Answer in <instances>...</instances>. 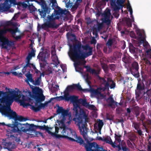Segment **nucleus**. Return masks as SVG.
Segmentation results:
<instances>
[{
  "label": "nucleus",
  "mask_w": 151,
  "mask_h": 151,
  "mask_svg": "<svg viewBox=\"0 0 151 151\" xmlns=\"http://www.w3.org/2000/svg\"><path fill=\"white\" fill-rule=\"evenodd\" d=\"M82 1V0H77L76 1L75 3L72 6V9L75 10L78 7L80 3Z\"/></svg>",
  "instance_id": "nucleus-36"
},
{
  "label": "nucleus",
  "mask_w": 151,
  "mask_h": 151,
  "mask_svg": "<svg viewBox=\"0 0 151 151\" xmlns=\"http://www.w3.org/2000/svg\"><path fill=\"white\" fill-rule=\"evenodd\" d=\"M84 67L86 68L87 72H90L92 74L97 76L100 82L104 85V87L103 88L100 87L94 89L90 88V89H85L83 90L84 92H90L92 97H96L97 99H102L103 97V94L101 93L102 91L108 88L109 86L111 89L115 88V84L110 78H102L98 76L99 73V70H96L92 69L88 66H84Z\"/></svg>",
  "instance_id": "nucleus-5"
},
{
  "label": "nucleus",
  "mask_w": 151,
  "mask_h": 151,
  "mask_svg": "<svg viewBox=\"0 0 151 151\" xmlns=\"http://www.w3.org/2000/svg\"><path fill=\"white\" fill-rule=\"evenodd\" d=\"M32 1V0H26L23 1L22 2H21L19 3V6H18V8H19V6H22L23 8H26L28 6H29L30 4L29 3V1Z\"/></svg>",
  "instance_id": "nucleus-31"
},
{
  "label": "nucleus",
  "mask_w": 151,
  "mask_h": 151,
  "mask_svg": "<svg viewBox=\"0 0 151 151\" xmlns=\"http://www.w3.org/2000/svg\"><path fill=\"white\" fill-rule=\"evenodd\" d=\"M122 137V136L121 135L115 134V140L114 142H112L111 137L109 136L104 137L103 142L110 145L114 148H117L118 151H119L121 150L122 148L123 149L122 145L123 140L121 141Z\"/></svg>",
  "instance_id": "nucleus-11"
},
{
  "label": "nucleus",
  "mask_w": 151,
  "mask_h": 151,
  "mask_svg": "<svg viewBox=\"0 0 151 151\" xmlns=\"http://www.w3.org/2000/svg\"><path fill=\"white\" fill-rule=\"evenodd\" d=\"M86 151H102V148L100 147L95 142L88 143L85 145Z\"/></svg>",
  "instance_id": "nucleus-16"
},
{
  "label": "nucleus",
  "mask_w": 151,
  "mask_h": 151,
  "mask_svg": "<svg viewBox=\"0 0 151 151\" xmlns=\"http://www.w3.org/2000/svg\"><path fill=\"white\" fill-rule=\"evenodd\" d=\"M6 125L9 128V130L11 133H17L19 134H20L22 132H26L29 130L31 128V125L27 123L25 124L20 123L9 124Z\"/></svg>",
  "instance_id": "nucleus-10"
},
{
  "label": "nucleus",
  "mask_w": 151,
  "mask_h": 151,
  "mask_svg": "<svg viewBox=\"0 0 151 151\" xmlns=\"http://www.w3.org/2000/svg\"><path fill=\"white\" fill-rule=\"evenodd\" d=\"M59 129L58 127H55V132L56 133H57L58 132V130Z\"/></svg>",
  "instance_id": "nucleus-64"
},
{
  "label": "nucleus",
  "mask_w": 151,
  "mask_h": 151,
  "mask_svg": "<svg viewBox=\"0 0 151 151\" xmlns=\"http://www.w3.org/2000/svg\"><path fill=\"white\" fill-rule=\"evenodd\" d=\"M38 11L40 14V15L41 18H45V17L46 13L49 14L50 11L47 8H45L42 9H39Z\"/></svg>",
  "instance_id": "nucleus-26"
},
{
  "label": "nucleus",
  "mask_w": 151,
  "mask_h": 151,
  "mask_svg": "<svg viewBox=\"0 0 151 151\" xmlns=\"http://www.w3.org/2000/svg\"><path fill=\"white\" fill-rule=\"evenodd\" d=\"M113 40L111 39H109L106 45L108 46L109 49V51H110V49H111V45L113 43Z\"/></svg>",
  "instance_id": "nucleus-40"
},
{
  "label": "nucleus",
  "mask_w": 151,
  "mask_h": 151,
  "mask_svg": "<svg viewBox=\"0 0 151 151\" xmlns=\"http://www.w3.org/2000/svg\"><path fill=\"white\" fill-rule=\"evenodd\" d=\"M78 101V107L79 109L78 108L77 115H76V117L73 118V120L78 126L81 133L85 139L87 141L89 140L92 141V139H88L87 134V128L86 126V124L88 121V114L80 107L81 104L86 107L88 103H87L86 99H79Z\"/></svg>",
  "instance_id": "nucleus-4"
},
{
  "label": "nucleus",
  "mask_w": 151,
  "mask_h": 151,
  "mask_svg": "<svg viewBox=\"0 0 151 151\" xmlns=\"http://www.w3.org/2000/svg\"><path fill=\"white\" fill-rule=\"evenodd\" d=\"M99 31H97V30L96 29H94L93 30V33L94 35H95L96 37H97L98 35L97 32Z\"/></svg>",
  "instance_id": "nucleus-54"
},
{
  "label": "nucleus",
  "mask_w": 151,
  "mask_h": 151,
  "mask_svg": "<svg viewBox=\"0 0 151 151\" xmlns=\"http://www.w3.org/2000/svg\"><path fill=\"white\" fill-rule=\"evenodd\" d=\"M133 110L136 115V117L139 116L140 113V108L138 106H135L133 108Z\"/></svg>",
  "instance_id": "nucleus-32"
},
{
  "label": "nucleus",
  "mask_w": 151,
  "mask_h": 151,
  "mask_svg": "<svg viewBox=\"0 0 151 151\" xmlns=\"http://www.w3.org/2000/svg\"><path fill=\"white\" fill-rule=\"evenodd\" d=\"M62 133L63 135L55 134L56 138H63L67 139L72 141H76L81 145L83 144V140L79 136H78L76 132L74 130L68 128L63 129Z\"/></svg>",
  "instance_id": "nucleus-7"
},
{
  "label": "nucleus",
  "mask_w": 151,
  "mask_h": 151,
  "mask_svg": "<svg viewBox=\"0 0 151 151\" xmlns=\"http://www.w3.org/2000/svg\"><path fill=\"white\" fill-rule=\"evenodd\" d=\"M145 88V85L143 84L142 86L141 83L140 82H138L137 85V90L139 91L142 90L144 89Z\"/></svg>",
  "instance_id": "nucleus-37"
},
{
  "label": "nucleus",
  "mask_w": 151,
  "mask_h": 151,
  "mask_svg": "<svg viewBox=\"0 0 151 151\" xmlns=\"http://www.w3.org/2000/svg\"><path fill=\"white\" fill-rule=\"evenodd\" d=\"M69 1V0H63V2H65L67 7L70 6V3Z\"/></svg>",
  "instance_id": "nucleus-51"
},
{
  "label": "nucleus",
  "mask_w": 151,
  "mask_h": 151,
  "mask_svg": "<svg viewBox=\"0 0 151 151\" xmlns=\"http://www.w3.org/2000/svg\"><path fill=\"white\" fill-rule=\"evenodd\" d=\"M69 50L68 52L69 57L74 62V66L76 71L82 73L83 70L80 67L86 62L85 58L92 54L93 47L88 45H82L81 42L72 45L68 44Z\"/></svg>",
  "instance_id": "nucleus-2"
},
{
  "label": "nucleus",
  "mask_w": 151,
  "mask_h": 151,
  "mask_svg": "<svg viewBox=\"0 0 151 151\" xmlns=\"http://www.w3.org/2000/svg\"><path fill=\"white\" fill-rule=\"evenodd\" d=\"M147 95H148V94H149V95H148V98L149 96H151V90H148L147 92Z\"/></svg>",
  "instance_id": "nucleus-60"
},
{
  "label": "nucleus",
  "mask_w": 151,
  "mask_h": 151,
  "mask_svg": "<svg viewBox=\"0 0 151 151\" xmlns=\"http://www.w3.org/2000/svg\"><path fill=\"white\" fill-rule=\"evenodd\" d=\"M114 56L116 58H119L121 56V54L119 52H116L114 54Z\"/></svg>",
  "instance_id": "nucleus-52"
},
{
  "label": "nucleus",
  "mask_w": 151,
  "mask_h": 151,
  "mask_svg": "<svg viewBox=\"0 0 151 151\" xmlns=\"http://www.w3.org/2000/svg\"><path fill=\"white\" fill-rule=\"evenodd\" d=\"M141 124L140 123H137V122H133L132 126L134 127L135 130H137L138 129L140 128V127Z\"/></svg>",
  "instance_id": "nucleus-34"
},
{
  "label": "nucleus",
  "mask_w": 151,
  "mask_h": 151,
  "mask_svg": "<svg viewBox=\"0 0 151 151\" xmlns=\"http://www.w3.org/2000/svg\"><path fill=\"white\" fill-rule=\"evenodd\" d=\"M136 118L138 121H141L142 122V124L143 125V128L145 129L146 131L147 132V126L146 125V123L144 122V121L145 118L144 114L143 113H142L140 115V117L137 116Z\"/></svg>",
  "instance_id": "nucleus-22"
},
{
  "label": "nucleus",
  "mask_w": 151,
  "mask_h": 151,
  "mask_svg": "<svg viewBox=\"0 0 151 151\" xmlns=\"http://www.w3.org/2000/svg\"><path fill=\"white\" fill-rule=\"evenodd\" d=\"M22 74L21 73H18L17 76L18 77H22Z\"/></svg>",
  "instance_id": "nucleus-63"
},
{
  "label": "nucleus",
  "mask_w": 151,
  "mask_h": 151,
  "mask_svg": "<svg viewBox=\"0 0 151 151\" xmlns=\"http://www.w3.org/2000/svg\"><path fill=\"white\" fill-rule=\"evenodd\" d=\"M2 145L5 149L8 150L9 151H11L12 150L15 149L16 147L14 142H4L2 143Z\"/></svg>",
  "instance_id": "nucleus-20"
},
{
  "label": "nucleus",
  "mask_w": 151,
  "mask_h": 151,
  "mask_svg": "<svg viewBox=\"0 0 151 151\" xmlns=\"http://www.w3.org/2000/svg\"><path fill=\"white\" fill-rule=\"evenodd\" d=\"M52 7L54 9V12L51 15H48L47 17V20L46 22H45L41 26L42 29L47 30L49 28H57L59 27V25L55 23V20L58 19L61 15L65 14L66 11L62 10L58 5L56 0H52Z\"/></svg>",
  "instance_id": "nucleus-6"
},
{
  "label": "nucleus",
  "mask_w": 151,
  "mask_h": 151,
  "mask_svg": "<svg viewBox=\"0 0 151 151\" xmlns=\"http://www.w3.org/2000/svg\"><path fill=\"white\" fill-rule=\"evenodd\" d=\"M147 151H151V142H148L147 147Z\"/></svg>",
  "instance_id": "nucleus-49"
},
{
  "label": "nucleus",
  "mask_w": 151,
  "mask_h": 151,
  "mask_svg": "<svg viewBox=\"0 0 151 151\" xmlns=\"http://www.w3.org/2000/svg\"><path fill=\"white\" fill-rule=\"evenodd\" d=\"M91 44H95L96 42V41L95 38H93L91 39Z\"/></svg>",
  "instance_id": "nucleus-56"
},
{
  "label": "nucleus",
  "mask_w": 151,
  "mask_h": 151,
  "mask_svg": "<svg viewBox=\"0 0 151 151\" xmlns=\"http://www.w3.org/2000/svg\"><path fill=\"white\" fill-rule=\"evenodd\" d=\"M33 93L35 95H38L37 99V101L39 102L43 101L45 100V96L43 94L42 89L38 87H35L33 86H30Z\"/></svg>",
  "instance_id": "nucleus-15"
},
{
  "label": "nucleus",
  "mask_w": 151,
  "mask_h": 151,
  "mask_svg": "<svg viewBox=\"0 0 151 151\" xmlns=\"http://www.w3.org/2000/svg\"><path fill=\"white\" fill-rule=\"evenodd\" d=\"M127 137L129 140L132 142L134 143V142L137 139L136 136L131 132L128 133L127 134Z\"/></svg>",
  "instance_id": "nucleus-29"
},
{
  "label": "nucleus",
  "mask_w": 151,
  "mask_h": 151,
  "mask_svg": "<svg viewBox=\"0 0 151 151\" xmlns=\"http://www.w3.org/2000/svg\"><path fill=\"white\" fill-rule=\"evenodd\" d=\"M40 76L36 78L35 81L34 80V82L32 83L35 85H40L41 81V77L42 76H44V73H40Z\"/></svg>",
  "instance_id": "nucleus-28"
},
{
  "label": "nucleus",
  "mask_w": 151,
  "mask_h": 151,
  "mask_svg": "<svg viewBox=\"0 0 151 151\" xmlns=\"http://www.w3.org/2000/svg\"><path fill=\"white\" fill-rule=\"evenodd\" d=\"M98 129H101L104 125V123L102 120L99 119L97 122Z\"/></svg>",
  "instance_id": "nucleus-35"
},
{
  "label": "nucleus",
  "mask_w": 151,
  "mask_h": 151,
  "mask_svg": "<svg viewBox=\"0 0 151 151\" xmlns=\"http://www.w3.org/2000/svg\"><path fill=\"white\" fill-rule=\"evenodd\" d=\"M60 67L63 72L66 71L67 70V68L66 65L65 64L61 65Z\"/></svg>",
  "instance_id": "nucleus-45"
},
{
  "label": "nucleus",
  "mask_w": 151,
  "mask_h": 151,
  "mask_svg": "<svg viewBox=\"0 0 151 151\" xmlns=\"http://www.w3.org/2000/svg\"><path fill=\"white\" fill-rule=\"evenodd\" d=\"M56 106L58 107L56 112L59 115V121L62 124L69 125L72 121L71 112L69 110H65L62 107H60L58 104Z\"/></svg>",
  "instance_id": "nucleus-8"
},
{
  "label": "nucleus",
  "mask_w": 151,
  "mask_h": 151,
  "mask_svg": "<svg viewBox=\"0 0 151 151\" xmlns=\"http://www.w3.org/2000/svg\"><path fill=\"white\" fill-rule=\"evenodd\" d=\"M127 115L129 116L130 115V113H131L130 109L129 108H127Z\"/></svg>",
  "instance_id": "nucleus-58"
},
{
  "label": "nucleus",
  "mask_w": 151,
  "mask_h": 151,
  "mask_svg": "<svg viewBox=\"0 0 151 151\" xmlns=\"http://www.w3.org/2000/svg\"><path fill=\"white\" fill-rule=\"evenodd\" d=\"M17 24L12 21L4 22L0 24V45L2 48L8 49L14 45V42L9 41L6 36V34L10 32L16 40L21 39V33L18 30Z\"/></svg>",
  "instance_id": "nucleus-3"
},
{
  "label": "nucleus",
  "mask_w": 151,
  "mask_h": 151,
  "mask_svg": "<svg viewBox=\"0 0 151 151\" xmlns=\"http://www.w3.org/2000/svg\"><path fill=\"white\" fill-rule=\"evenodd\" d=\"M127 16H128V18L123 17V24L124 23V24H125L128 27H129L132 26V22L131 19L128 15H127Z\"/></svg>",
  "instance_id": "nucleus-27"
},
{
  "label": "nucleus",
  "mask_w": 151,
  "mask_h": 151,
  "mask_svg": "<svg viewBox=\"0 0 151 151\" xmlns=\"http://www.w3.org/2000/svg\"><path fill=\"white\" fill-rule=\"evenodd\" d=\"M107 101L109 103V105L110 106L113 107V105H117V103L114 101L112 98V96H111L109 98H108Z\"/></svg>",
  "instance_id": "nucleus-30"
},
{
  "label": "nucleus",
  "mask_w": 151,
  "mask_h": 151,
  "mask_svg": "<svg viewBox=\"0 0 151 151\" xmlns=\"http://www.w3.org/2000/svg\"><path fill=\"white\" fill-rule=\"evenodd\" d=\"M56 99L58 100H65L66 101H70L72 103L73 108V110L75 113H76V115L78 114V104L79 99L78 96L74 95L70 96L69 95L68 93H65L64 95V96H60L56 98Z\"/></svg>",
  "instance_id": "nucleus-12"
},
{
  "label": "nucleus",
  "mask_w": 151,
  "mask_h": 151,
  "mask_svg": "<svg viewBox=\"0 0 151 151\" xmlns=\"http://www.w3.org/2000/svg\"><path fill=\"white\" fill-rule=\"evenodd\" d=\"M32 57L30 55H28L27 56L26 59L27 61L26 62V65L23 68L22 70V72L23 73H25L26 72V70L27 68H28L29 70V68H31V66H32L33 65V64H32L30 63V60L32 59Z\"/></svg>",
  "instance_id": "nucleus-21"
},
{
  "label": "nucleus",
  "mask_w": 151,
  "mask_h": 151,
  "mask_svg": "<svg viewBox=\"0 0 151 151\" xmlns=\"http://www.w3.org/2000/svg\"><path fill=\"white\" fill-rule=\"evenodd\" d=\"M129 50L133 54H135L136 52V51H137V50L134 47H133L132 49L131 48H129Z\"/></svg>",
  "instance_id": "nucleus-46"
},
{
  "label": "nucleus",
  "mask_w": 151,
  "mask_h": 151,
  "mask_svg": "<svg viewBox=\"0 0 151 151\" xmlns=\"http://www.w3.org/2000/svg\"><path fill=\"white\" fill-rule=\"evenodd\" d=\"M114 10L116 11L121 9V11L123 12V0H108Z\"/></svg>",
  "instance_id": "nucleus-17"
},
{
  "label": "nucleus",
  "mask_w": 151,
  "mask_h": 151,
  "mask_svg": "<svg viewBox=\"0 0 151 151\" xmlns=\"http://www.w3.org/2000/svg\"><path fill=\"white\" fill-rule=\"evenodd\" d=\"M32 68L35 71V73L37 74H38L39 73H40V71L38 70L37 69L35 65L33 64L32 65V66H31V68H30V70Z\"/></svg>",
  "instance_id": "nucleus-44"
},
{
  "label": "nucleus",
  "mask_w": 151,
  "mask_h": 151,
  "mask_svg": "<svg viewBox=\"0 0 151 151\" xmlns=\"http://www.w3.org/2000/svg\"><path fill=\"white\" fill-rule=\"evenodd\" d=\"M125 31H127V32L128 33H129V35L132 38H134L135 37V34L134 32L132 31H129L128 30H125V31H124L123 30V34L125 33Z\"/></svg>",
  "instance_id": "nucleus-39"
},
{
  "label": "nucleus",
  "mask_w": 151,
  "mask_h": 151,
  "mask_svg": "<svg viewBox=\"0 0 151 151\" xmlns=\"http://www.w3.org/2000/svg\"><path fill=\"white\" fill-rule=\"evenodd\" d=\"M19 14L17 13L15 14L14 17L12 18V20H15L18 17Z\"/></svg>",
  "instance_id": "nucleus-57"
},
{
  "label": "nucleus",
  "mask_w": 151,
  "mask_h": 151,
  "mask_svg": "<svg viewBox=\"0 0 151 151\" xmlns=\"http://www.w3.org/2000/svg\"><path fill=\"white\" fill-rule=\"evenodd\" d=\"M104 137H101L98 136L96 137V139H97V140H101L103 142V139H104Z\"/></svg>",
  "instance_id": "nucleus-59"
},
{
  "label": "nucleus",
  "mask_w": 151,
  "mask_h": 151,
  "mask_svg": "<svg viewBox=\"0 0 151 151\" xmlns=\"http://www.w3.org/2000/svg\"><path fill=\"white\" fill-rule=\"evenodd\" d=\"M101 37L102 38L104 39L105 40H106L107 39V38H108V35H106L104 37L103 36H101Z\"/></svg>",
  "instance_id": "nucleus-61"
},
{
  "label": "nucleus",
  "mask_w": 151,
  "mask_h": 151,
  "mask_svg": "<svg viewBox=\"0 0 151 151\" xmlns=\"http://www.w3.org/2000/svg\"><path fill=\"white\" fill-rule=\"evenodd\" d=\"M29 10L31 12H35L37 10V9L35 8L34 6L32 5V4H29L28 6Z\"/></svg>",
  "instance_id": "nucleus-41"
},
{
  "label": "nucleus",
  "mask_w": 151,
  "mask_h": 151,
  "mask_svg": "<svg viewBox=\"0 0 151 151\" xmlns=\"http://www.w3.org/2000/svg\"><path fill=\"white\" fill-rule=\"evenodd\" d=\"M35 1L38 3L42 7H44L46 5L45 1L43 0H40V1H38L37 0H35Z\"/></svg>",
  "instance_id": "nucleus-42"
},
{
  "label": "nucleus",
  "mask_w": 151,
  "mask_h": 151,
  "mask_svg": "<svg viewBox=\"0 0 151 151\" xmlns=\"http://www.w3.org/2000/svg\"><path fill=\"white\" fill-rule=\"evenodd\" d=\"M51 54V58L53 62L52 64L54 65L55 66H57L59 64L60 62L56 54L55 47H54L53 46L52 47Z\"/></svg>",
  "instance_id": "nucleus-18"
},
{
  "label": "nucleus",
  "mask_w": 151,
  "mask_h": 151,
  "mask_svg": "<svg viewBox=\"0 0 151 151\" xmlns=\"http://www.w3.org/2000/svg\"><path fill=\"white\" fill-rule=\"evenodd\" d=\"M49 56V54L46 52H40L37 56V58L40 60L45 62L46 59Z\"/></svg>",
  "instance_id": "nucleus-23"
},
{
  "label": "nucleus",
  "mask_w": 151,
  "mask_h": 151,
  "mask_svg": "<svg viewBox=\"0 0 151 151\" xmlns=\"http://www.w3.org/2000/svg\"><path fill=\"white\" fill-rule=\"evenodd\" d=\"M136 133L138 134L139 136H142L143 135V134H142V132L140 129H138L137 130H136Z\"/></svg>",
  "instance_id": "nucleus-47"
},
{
  "label": "nucleus",
  "mask_w": 151,
  "mask_h": 151,
  "mask_svg": "<svg viewBox=\"0 0 151 151\" xmlns=\"http://www.w3.org/2000/svg\"><path fill=\"white\" fill-rule=\"evenodd\" d=\"M35 51L33 49H32L31 52L29 53L28 54L32 57H34L35 55Z\"/></svg>",
  "instance_id": "nucleus-50"
},
{
  "label": "nucleus",
  "mask_w": 151,
  "mask_h": 151,
  "mask_svg": "<svg viewBox=\"0 0 151 151\" xmlns=\"http://www.w3.org/2000/svg\"><path fill=\"white\" fill-rule=\"evenodd\" d=\"M83 77L85 79L86 82L88 83V85L90 86V84L91 83V82L89 81L88 80L89 79V76L88 74H86L85 75H83Z\"/></svg>",
  "instance_id": "nucleus-38"
},
{
  "label": "nucleus",
  "mask_w": 151,
  "mask_h": 151,
  "mask_svg": "<svg viewBox=\"0 0 151 151\" xmlns=\"http://www.w3.org/2000/svg\"><path fill=\"white\" fill-rule=\"evenodd\" d=\"M29 70L28 69V68H27L26 70V72H28V73L25 74V76L27 78V80H25V81L30 86H32V85H30L29 84V81L31 83L34 82V80L32 79V74L30 73V68H29ZM31 88V86H30Z\"/></svg>",
  "instance_id": "nucleus-24"
},
{
  "label": "nucleus",
  "mask_w": 151,
  "mask_h": 151,
  "mask_svg": "<svg viewBox=\"0 0 151 151\" xmlns=\"http://www.w3.org/2000/svg\"><path fill=\"white\" fill-rule=\"evenodd\" d=\"M86 107L90 109L93 110L94 109L95 106L93 105H90L88 104Z\"/></svg>",
  "instance_id": "nucleus-48"
},
{
  "label": "nucleus",
  "mask_w": 151,
  "mask_h": 151,
  "mask_svg": "<svg viewBox=\"0 0 151 151\" xmlns=\"http://www.w3.org/2000/svg\"><path fill=\"white\" fill-rule=\"evenodd\" d=\"M110 10L109 9H106L104 13L102 15V18L101 20L102 23L98 24L96 29L97 31L101 29L103 27V23H106L107 25H109L110 24L111 21L110 18L111 16Z\"/></svg>",
  "instance_id": "nucleus-13"
},
{
  "label": "nucleus",
  "mask_w": 151,
  "mask_h": 151,
  "mask_svg": "<svg viewBox=\"0 0 151 151\" xmlns=\"http://www.w3.org/2000/svg\"><path fill=\"white\" fill-rule=\"evenodd\" d=\"M127 2H125L124 3V7H126L128 11L129 12L130 17L131 18H133V15H132L133 11L130 5V2L129 0H127Z\"/></svg>",
  "instance_id": "nucleus-25"
},
{
  "label": "nucleus",
  "mask_w": 151,
  "mask_h": 151,
  "mask_svg": "<svg viewBox=\"0 0 151 151\" xmlns=\"http://www.w3.org/2000/svg\"><path fill=\"white\" fill-rule=\"evenodd\" d=\"M77 89L79 90L82 89L81 86L79 84H73V85L69 86L67 87L64 92V94L66 93H68L73 91L74 89Z\"/></svg>",
  "instance_id": "nucleus-19"
},
{
  "label": "nucleus",
  "mask_w": 151,
  "mask_h": 151,
  "mask_svg": "<svg viewBox=\"0 0 151 151\" xmlns=\"http://www.w3.org/2000/svg\"><path fill=\"white\" fill-rule=\"evenodd\" d=\"M5 89L8 91L10 95L7 94L6 92L3 91H0V93L3 96V98L6 104L9 106H3L0 104V112L3 115L11 118H14L16 116L15 111L12 110L10 106L14 101L19 103L20 105L24 108H27L28 106H30L31 109L35 112H37L41 109H44L47 107L52 101L55 99V98H51L48 101H46L44 103L41 104L38 106H37L36 104H35V106H33L25 102V101L30 102L31 99L28 96L22 95L21 92L18 89L16 88L14 90L6 87Z\"/></svg>",
  "instance_id": "nucleus-1"
},
{
  "label": "nucleus",
  "mask_w": 151,
  "mask_h": 151,
  "mask_svg": "<svg viewBox=\"0 0 151 151\" xmlns=\"http://www.w3.org/2000/svg\"><path fill=\"white\" fill-rule=\"evenodd\" d=\"M15 0H0V12L6 11L10 8L11 4H16Z\"/></svg>",
  "instance_id": "nucleus-14"
},
{
  "label": "nucleus",
  "mask_w": 151,
  "mask_h": 151,
  "mask_svg": "<svg viewBox=\"0 0 151 151\" xmlns=\"http://www.w3.org/2000/svg\"><path fill=\"white\" fill-rule=\"evenodd\" d=\"M12 74L15 76H17L18 73H17L16 72H11Z\"/></svg>",
  "instance_id": "nucleus-62"
},
{
  "label": "nucleus",
  "mask_w": 151,
  "mask_h": 151,
  "mask_svg": "<svg viewBox=\"0 0 151 151\" xmlns=\"http://www.w3.org/2000/svg\"><path fill=\"white\" fill-rule=\"evenodd\" d=\"M147 125L146 124V125L147 126V129H148V127H149L151 125V120H149L147 121ZM148 130H147V132H148Z\"/></svg>",
  "instance_id": "nucleus-55"
},
{
  "label": "nucleus",
  "mask_w": 151,
  "mask_h": 151,
  "mask_svg": "<svg viewBox=\"0 0 151 151\" xmlns=\"http://www.w3.org/2000/svg\"><path fill=\"white\" fill-rule=\"evenodd\" d=\"M127 144L128 147L132 149H134L135 147V145L134 143L132 142L129 140H127Z\"/></svg>",
  "instance_id": "nucleus-33"
},
{
  "label": "nucleus",
  "mask_w": 151,
  "mask_h": 151,
  "mask_svg": "<svg viewBox=\"0 0 151 151\" xmlns=\"http://www.w3.org/2000/svg\"><path fill=\"white\" fill-rule=\"evenodd\" d=\"M17 119L21 122L25 121L28 120V119L24 118L21 116H19L18 117Z\"/></svg>",
  "instance_id": "nucleus-43"
},
{
  "label": "nucleus",
  "mask_w": 151,
  "mask_h": 151,
  "mask_svg": "<svg viewBox=\"0 0 151 151\" xmlns=\"http://www.w3.org/2000/svg\"><path fill=\"white\" fill-rule=\"evenodd\" d=\"M12 137H13L14 138H13L15 140V141L17 142H19L20 141V139L19 137H15L13 135L12 136Z\"/></svg>",
  "instance_id": "nucleus-53"
},
{
  "label": "nucleus",
  "mask_w": 151,
  "mask_h": 151,
  "mask_svg": "<svg viewBox=\"0 0 151 151\" xmlns=\"http://www.w3.org/2000/svg\"><path fill=\"white\" fill-rule=\"evenodd\" d=\"M123 64L127 70H129L131 74L135 77L138 78L139 76V65L138 63L134 61L131 64V59L128 56L123 55Z\"/></svg>",
  "instance_id": "nucleus-9"
}]
</instances>
